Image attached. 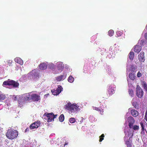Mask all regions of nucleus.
<instances>
[{
	"instance_id": "obj_1",
	"label": "nucleus",
	"mask_w": 147,
	"mask_h": 147,
	"mask_svg": "<svg viewBox=\"0 0 147 147\" xmlns=\"http://www.w3.org/2000/svg\"><path fill=\"white\" fill-rule=\"evenodd\" d=\"M78 106L76 104H71L70 102H68L65 106V108L66 109L68 110L69 112L72 113H76L77 111L80 110Z\"/></svg>"
},
{
	"instance_id": "obj_2",
	"label": "nucleus",
	"mask_w": 147,
	"mask_h": 147,
	"mask_svg": "<svg viewBox=\"0 0 147 147\" xmlns=\"http://www.w3.org/2000/svg\"><path fill=\"white\" fill-rule=\"evenodd\" d=\"M18 135V131L17 130L11 129H8L6 134L7 137L11 140L16 138Z\"/></svg>"
},
{
	"instance_id": "obj_3",
	"label": "nucleus",
	"mask_w": 147,
	"mask_h": 147,
	"mask_svg": "<svg viewBox=\"0 0 147 147\" xmlns=\"http://www.w3.org/2000/svg\"><path fill=\"white\" fill-rule=\"evenodd\" d=\"M24 98L27 100H32L34 101H38L40 99V96L36 94H32L29 93L25 95Z\"/></svg>"
},
{
	"instance_id": "obj_4",
	"label": "nucleus",
	"mask_w": 147,
	"mask_h": 147,
	"mask_svg": "<svg viewBox=\"0 0 147 147\" xmlns=\"http://www.w3.org/2000/svg\"><path fill=\"white\" fill-rule=\"evenodd\" d=\"M2 85L3 86H11L14 88H17L19 86V84L17 82L8 79L3 82Z\"/></svg>"
},
{
	"instance_id": "obj_5",
	"label": "nucleus",
	"mask_w": 147,
	"mask_h": 147,
	"mask_svg": "<svg viewBox=\"0 0 147 147\" xmlns=\"http://www.w3.org/2000/svg\"><path fill=\"white\" fill-rule=\"evenodd\" d=\"M136 94L137 96L140 98H142L144 95L143 90L138 85L137 86L136 88Z\"/></svg>"
},
{
	"instance_id": "obj_6",
	"label": "nucleus",
	"mask_w": 147,
	"mask_h": 147,
	"mask_svg": "<svg viewBox=\"0 0 147 147\" xmlns=\"http://www.w3.org/2000/svg\"><path fill=\"white\" fill-rule=\"evenodd\" d=\"M44 117V119H46L47 121L48 122L51 121H53V113H45L43 116Z\"/></svg>"
},
{
	"instance_id": "obj_7",
	"label": "nucleus",
	"mask_w": 147,
	"mask_h": 147,
	"mask_svg": "<svg viewBox=\"0 0 147 147\" xmlns=\"http://www.w3.org/2000/svg\"><path fill=\"white\" fill-rule=\"evenodd\" d=\"M124 133L125 134V136L124 138V140L126 139V138L127 136L129 137V140H130V139L132 138L133 136V132H132L130 129H128L127 131H125Z\"/></svg>"
},
{
	"instance_id": "obj_8",
	"label": "nucleus",
	"mask_w": 147,
	"mask_h": 147,
	"mask_svg": "<svg viewBox=\"0 0 147 147\" xmlns=\"http://www.w3.org/2000/svg\"><path fill=\"white\" fill-rule=\"evenodd\" d=\"M40 125V122L39 121H35L30 125L29 126L30 128L31 129H33L35 128H38Z\"/></svg>"
},
{
	"instance_id": "obj_9",
	"label": "nucleus",
	"mask_w": 147,
	"mask_h": 147,
	"mask_svg": "<svg viewBox=\"0 0 147 147\" xmlns=\"http://www.w3.org/2000/svg\"><path fill=\"white\" fill-rule=\"evenodd\" d=\"M127 121L129 123L128 126L130 129L132 128V126L135 123V120L133 117H129L128 118Z\"/></svg>"
},
{
	"instance_id": "obj_10",
	"label": "nucleus",
	"mask_w": 147,
	"mask_h": 147,
	"mask_svg": "<svg viewBox=\"0 0 147 147\" xmlns=\"http://www.w3.org/2000/svg\"><path fill=\"white\" fill-rule=\"evenodd\" d=\"M138 59L140 62H144L145 60L144 53L142 51L138 55Z\"/></svg>"
},
{
	"instance_id": "obj_11",
	"label": "nucleus",
	"mask_w": 147,
	"mask_h": 147,
	"mask_svg": "<svg viewBox=\"0 0 147 147\" xmlns=\"http://www.w3.org/2000/svg\"><path fill=\"white\" fill-rule=\"evenodd\" d=\"M107 93L109 94V96L111 95L115 92V90L111 86H108Z\"/></svg>"
},
{
	"instance_id": "obj_12",
	"label": "nucleus",
	"mask_w": 147,
	"mask_h": 147,
	"mask_svg": "<svg viewBox=\"0 0 147 147\" xmlns=\"http://www.w3.org/2000/svg\"><path fill=\"white\" fill-rule=\"evenodd\" d=\"M57 65L58 70L60 71H62L64 68V66L62 64V63L60 62H59L57 63Z\"/></svg>"
},
{
	"instance_id": "obj_13",
	"label": "nucleus",
	"mask_w": 147,
	"mask_h": 147,
	"mask_svg": "<svg viewBox=\"0 0 147 147\" xmlns=\"http://www.w3.org/2000/svg\"><path fill=\"white\" fill-rule=\"evenodd\" d=\"M14 61L20 64L21 65L23 64V62L22 60L20 57H16L14 59Z\"/></svg>"
},
{
	"instance_id": "obj_14",
	"label": "nucleus",
	"mask_w": 147,
	"mask_h": 147,
	"mask_svg": "<svg viewBox=\"0 0 147 147\" xmlns=\"http://www.w3.org/2000/svg\"><path fill=\"white\" fill-rule=\"evenodd\" d=\"M39 67L41 70H45L47 68V65L45 63L40 64L39 65Z\"/></svg>"
},
{
	"instance_id": "obj_15",
	"label": "nucleus",
	"mask_w": 147,
	"mask_h": 147,
	"mask_svg": "<svg viewBox=\"0 0 147 147\" xmlns=\"http://www.w3.org/2000/svg\"><path fill=\"white\" fill-rule=\"evenodd\" d=\"M134 51L136 53H138L141 50L142 47L139 45H136L134 49Z\"/></svg>"
},
{
	"instance_id": "obj_16",
	"label": "nucleus",
	"mask_w": 147,
	"mask_h": 147,
	"mask_svg": "<svg viewBox=\"0 0 147 147\" xmlns=\"http://www.w3.org/2000/svg\"><path fill=\"white\" fill-rule=\"evenodd\" d=\"M66 77V75H61L57 77L56 79L58 81H60L64 80Z\"/></svg>"
},
{
	"instance_id": "obj_17",
	"label": "nucleus",
	"mask_w": 147,
	"mask_h": 147,
	"mask_svg": "<svg viewBox=\"0 0 147 147\" xmlns=\"http://www.w3.org/2000/svg\"><path fill=\"white\" fill-rule=\"evenodd\" d=\"M131 115L134 117H136L138 115V112L134 109H132L131 111Z\"/></svg>"
},
{
	"instance_id": "obj_18",
	"label": "nucleus",
	"mask_w": 147,
	"mask_h": 147,
	"mask_svg": "<svg viewBox=\"0 0 147 147\" xmlns=\"http://www.w3.org/2000/svg\"><path fill=\"white\" fill-rule=\"evenodd\" d=\"M142 85L146 92L147 93V84L145 82L143 81L142 83Z\"/></svg>"
},
{
	"instance_id": "obj_19",
	"label": "nucleus",
	"mask_w": 147,
	"mask_h": 147,
	"mask_svg": "<svg viewBox=\"0 0 147 147\" xmlns=\"http://www.w3.org/2000/svg\"><path fill=\"white\" fill-rule=\"evenodd\" d=\"M134 53L133 52L131 51L129 54V57L131 60H132L134 57Z\"/></svg>"
},
{
	"instance_id": "obj_20",
	"label": "nucleus",
	"mask_w": 147,
	"mask_h": 147,
	"mask_svg": "<svg viewBox=\"0 0 147 147\" xmlns=\"http://www.w3.org/2000/svg\"><path fill=\"white\" fill-rule=\"evenodd\" d=\"M62 88L61 86H58V87L56 90L57 91L58 94H59L62 90Z\"/></svg>"
},
{
	"instance_id": "obj_21",
	"label": "nucleus",
	"mask_w": 147,
	"mask_h": 147,
	"mask_svg": "<svg viewBox=\"0 0 147 147\" xmlns=\"http://www.w3.org/2000/svg\"><path fill=\"white\" fill-rule=\"evenodd\" d=\"M74 80V78L72 76H70L68 79V81L70 83L73 82Z\"/></svg>"
},
{
	"instance_id": "obj_22",
	"label": "nucleus",
	"mask_w": 147,
	"mask_h": 147,
	"mask_svg": "<svg viewBox=\"0 0 147 147\" xmlns=\"http://www.w3.org/2000/svg\"><path fill=\"white\" fill-rule=\"evenodd\" d=\"M64 119V116L63 114L59 116V119L60 121L62 122L63 121Z\"/></svg>"
},
{
	"instance_id": "obj_23",
	"label": "nucleus",
	"mask_w": 147,
	"mask_h": 147,
	"mask_svg": "<svg viewBox=\"0 0 147 147\" xmlns=\"http://www.w3.org/2000/svg\"><path fill=\"white\" fill-rule=\"evenodd\" d=\"M6 96L5 95L2 94H0V100H4Z\"/></svg>"
},
{
	"instance_id": "obj_24",
	"label": "nucleus",
	"mask_w": 147,
	"mask_h": 147,
	"mask_svg": "<svg viewBox=\"0 0 147 147\" xmlns=\"http://www.w3.org/2000/svg\"><path fill=\"white\" fill-rule=\"evenodd\" d=\"M51 92L52 93V94L54 95H57L59 94H58L57 90L55 89L52 90H51Z\"/></svg>"
},
{
	"instance_id": "obj_25",
	"label": "nucleus",
	"mask_w": 147,
	"mask_h": 147,
	"mask_svg": "<svg viewBox=\"0 0 147 147\" xmlns=\"http://www.w3.org/2000/svg\"><path fill=\"white\" fill-rule=\"evenodd\" d=\"M114 32L113 30H111L109 31L108 34L110 36H113L114 34Z\"/></svg>"
},
{
	"instance_id": "obj_26",
	"label": "nucleus",
	"mask_w": 147,
	"mask_h": 147,
	"mask_svg": "<svg viewBox=\"0 0 147 147\" xmlns=\"http://www.w3.org/2000/svg\"><path fill=\"white\" fill-rule=\"evenodd\" d=\"M129 78L132 80H134L135 79V76L133 74L130 73L129 74Z\"/></svg>"
},
{
	"instance_id": "obj_27",
	"label": "nucleus",
	"mask_w": 147,
	"mask_h": 147,
	"mask_svg": "<svg viewBox=\"0 0 147 147\" xmlns=\"http://www.w3.org/2000/svg\"><path fill=\"white\" fill-rule=\"evenodd\" d=\"M128 92L129 94L132 96H133L134 95V92L133 90L131 89H129L128 90Z\"/></svg>"
},
{
	"instance_id": "obj_28",
	"label": "nucleus",
	"mask_w": 147,
	"mask_h": 147,
	"mask_svg": "<svg viewBox=\"0 0 147 147\" xmlns=\"http://www.w3.org/2000/svg\"><path fill=\"white\" fill-rule=\"evenodd\" d=\"M132 105L136 109H138V106L137 102H132Z\"/></svg>"
},
{
	"instance_id": "obj_29",
	"label": "nucleus",
	"mask_w": 147,
	"mask_h": 147,
	"mask_svg": "<svg viewBox=\"0 0 147 147\" xmlns=\"http://www.w3.org/2000/svg\"><path fill=\"white\" fill-rule=\"evenodd\" d=\"M69 121L71 123H74L75 122L76 120L74 118L71 117L70 118Z\"/></svg>"
},
{
	"instance_id": "obj_30",
	"label": "nucleus",
	"mask_w": 147,
	"mask_h": 147,
	"mask_svg": "<svg viewBox=\"0 0 147 147\" xmlns=\"http://www.w3.org/2000/svg\"><path fill=\"white\" fill-rule=\"evenodd\" d=\"M132 128L134 130H138L139 129V126L136 125H135L134 126L133 125Z\"/></svg>"
},
{
	"instance_id": "obj_31",
	"label": "nucleus",
	"mask_w": 147,
	"mask_h": 147,
	"mask_svg": "<svg viewBox=\"0 0 147 147\" xmlns=\"http://www.w3.org/2000/svg\"><path fill=\"white\" fill-rule=\"evenodd\" d=\"M105 136L104 134H102L100 136V139H99V141L100 142H102V140L104 139V137Z\"/></svg>"
},
{
	"instance_id": "obj_32",
	"label": "nucleus",
	"mask_w": 147,
	"mask_h": 147,
	"mask_svg": "<svg viewBox=\"0 0 147 147\" xmlns=\"http://www.w3.org/2000/svg\"><path fill=\"white\" fill-rule=\"evenodd\" d=\"M140 124L142 128V131H144L145 129L144 125V123L142 122H140Z\"/></svg>"
},
{
	"instance_id": "obj_33",
	"label": "nucleus",
	"mask_w": 147,
	"mask_h": 147,
	"mask_svg": "<svg viewBox=\"0 0 147 147\" xmlns=\"http://www.w3.org/2000/svg\"><path fill=\"white\" fill-rule=\"evenodd\" d=\"M125 144L127 146H131L130 142L129 140L125 141Z\"/></svg>"
},
{
	"instance_id": "obj_34",
	"label": "nucleus",
	"mask_w": 147,
	"mask_h": 147,
	"mask_svg": "<svg viewBox=\"0 0 147 147\" xmlns=\"http://www.w3.org/2000/svg\"><path fill=\"white\" fill-rule=\"evenodd\" d=\"M144 119L147 122V108L146 109Z\"/></svg>"
},
{
	"instance_id": "obj_35",
	"label": "nucleus",
	"mask_w": 147,
	"mask_h": 147,
	"mask_svg": "<svg viewBox=\"0 0 147 147\" xmlns=\"http://www.w3.org/2000/svg\"><path fill=\"white\" fill-rule=\"evenodd\" d=\"M93 109L97 111H100V107H93Z\"/></svg>"
},
{
	"instance_id": "obj_36",
	"label": "nucleus",
	"mask_w": 147,
	"mask_h": 147,
	"mask_svg": "<svg viewBox=\"0 0 147 147\" xmlns=\"http://www.w3.org/2000/svg\"><path fill=\"white\" fill-rule=\"evenodd\" d=\"M12 61L10 60H9L7 61V65H9V66H10L11 65Z\"/></svg>"
},
{
	"instance_id": "obj_37",
	"label": "nucleus",
	"mask_w": 147,
	"mask_h": 147,
	"mask_svg": "<svg viewBox=\"0 0 147 147\" xmlns=\"http://www.w3.org/2000/svg\"><path fill=\"white\" fill-rule=\"evenodd\" d=\"M137 76L138 77H140L142 76V74L141 73L140 71H138L137 74Z\"/></svg>"
},
{
	"instance_id": "obj_38",
	"label": "nucleus",
	"mask_w": 147,
	"mask_h": 147,
	"mask_svg": "<svg viewBox=\"0 0 147 147\" xmlns=\"http://www.w3.org/2000/svg\"><path fill=\"white\" fill-rule=\"evenodd\" d=\"M144 36L145 38L147 40V32L145 34Z\"/></svg>"
},
{
	"instance_id": "obj_39",
	"label": "nucleus",
	"mask_w": 147,
	"mask_h": 147,
	"mask_svg": "<svg viewBox=\"0 0 147 147\" xmlns=\"http://www.w3.org/2000/svg\"><path fill=\"white\" fill-rule=\"evenodd\" d=\"M57 115H55L53 113V119H54L57 116Z\"/></svg>"
},
{
	"instance_id": "obj_40",
	"label": "nucleus",
	"mask_w": 147,
	"mask_h": 147,
	"mask_svg": "<svg viewBox=\"0 0 147 147\" xmlns=\"http://www.w3.org/2000/svg\"><path fill=\"white\" fill-rule=\"evenodd\" d=\"M29 130V128H27L25 130V132H26L28 131Z\"/></svg>"
},
{
	"instance_id": "obj_41",
	"label": "nucleus",
	"mask_w": 147,
	"mask_h": 147,
	"mask_svg": "<svg viewBox=\"0 0 147 147\" xmlns=\"http://www.w3.org/2000/svg\"><path fill=\"white\" fill-rule=\"evenodd\" d=\"M68 144V142H65V144L64 145V146L65 147V145H67Z\"/></svg>"
},
{
	"instance_id": "obj_42",
	"label": "nucleus",
	"mask_w": 147,
	"mask_h": 147,
	"mask_svg": "<svg viewBox=\"0 0 147 147\" xmlns=\"http://www.w3.org/2000/svg\"><path fill=\"white\" fill-rule=\"evenodd\" d=\"M83 119H84L83 118H82V120L80 121V122H82L83 121Z\"/></svg>"
},
{
	"instance_id": "obj_43",
	"label": "nucleus",
	"mask_w": 147,
	"mask_h": 147,
	"mask_svg": "<svg viewBox=\"0 0 147 147\" xmlns=\"http://www.w3.org/2000/svg\"><path fill=\"white\" fill-rule=\"evenodd\" d=\"M118 32H117V34H118Z\"/></svg>"
},
{
	"instance_id": "obj_44",
	"label": "nucleus",
	"mask_w": 147,
	"mask_h": 147,
	"mask_svg": "<svg viewBox=\"0 0 147 147\" xmlns=\"http://www.w3.org/2000/svg\"><path fill=\"white\" fill-rule=\"evenodd\" d=\"M146 147V146H145V147Z\"/></svg>"
}]
</instances>
